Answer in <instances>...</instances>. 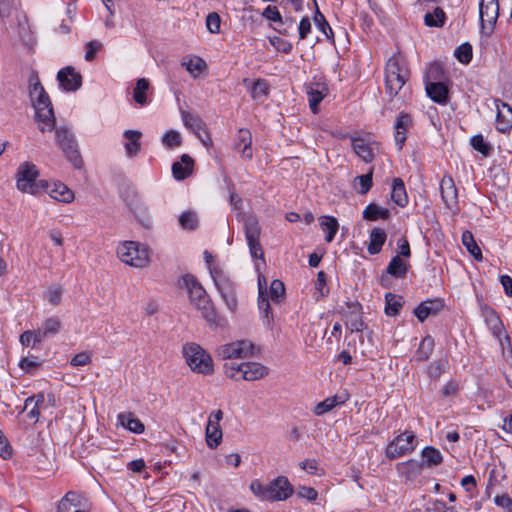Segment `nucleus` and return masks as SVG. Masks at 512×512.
<instances>
[{
  "instance_id": "864d4df0",
  "label": "nucleus",
  "mask_w": 512,
  "mask_h": 512,
  "mask_svg": "<svg viewBox=\"0 0 512 512\" xmlns=\"http://www.w3.org/2000/svg\"><path fill=\"white\" fill-rule=\"evenodd\" d=\"M346 327L351 332H361L364 329V322L359 313H351L346 320Z\"/></svg>"
},
{
  "instance_id": "13d9d810",
  "label": "nucleus",
  "mask_w": 512,
  "mask_h": 512,
  "mask_svg": "<svg viewBox=\"0 0 512 512\" xmlns=\"http://www.w3.org/2000/svg\"><path fill=\"white\" fill-rule=\"evenodd\" d=\"M61 327V322L56 317L48 318L43 323V336H48L49 334H56Z\"/></svg>"
},
{
  "instance_id": "f3484780",
  "label": "nucleus",
  "mask_w": 512,
  "mask_h": 512,
  "mask_svg": "<svg viewBox=\"0 0 512 512\" xmlns=\"http://www.w3.org/2000/svg\"><path fill=\"white\" fill-rule=\"evenodd\" d=\"M211 274L226 305L231 311H235L237 307V299L232 283L218 271H211Z\"/></svg>"
},
{
  "instance_id": "412c9836",
  "label": "nucleus",
  "mask_w": 512,
  "mask_h": 512,
  "mask_svg": "<svg viewBox=\"0 0 512 512\" xmlns=\"http://www.w3.org/2000/svg\"><path fill=\"white\" fill-rule=\"evenodd\" d=\"M497 109L496 127L500 132H506L512 128V107L502 102L495 100Z\"/></svg>"
},
{
  "instance_id": "338daca9",
  "label": "nucleus",
  "mask_w": 512,
  "mask_h": 512,
  "mask_svg": "<svg viewBox=\"0 0 512 512\" xmlns=\"http://www.w3.org/2000/svg\"><path fill=\"white\" fill-rule=\"evenodd\" d=\"M299 466L304 471L308 472L311 475L319 474V464L315 459H306L299 463Z\"/></svg>"
},
{
  "instance_id": "37998d69",
  "label": "nucleus",
  "mask_w": 512,
  "mask_h": 512,
  "mask_svg": "<svg viewBox=\"0 0 512 512\" xmlns=\"http://www.w3.org/2000/svg\"><path fill=\"white\" fill-rule=\"evenodd\" d=\"M285 286L281 280L275 279L271 282L268 299L270 298L274 303H279L284 298Z\"/></svg>"
},
{
  "instance_id": "f03ea898",
  "label": "nucleus",
  "mask_w": 512,
  "mask_h": 512,
  "mask_svg": "<svg viewBox=\"0 0 512 512\" xmlns=\"http://www.w3.org/2000/svg\"><path fill=\"white\" fill-rule=\"evenodd\" d=\"M182 282L187 289L191 304L201 312L209 324L217 325V314L213 304L197 279L193 275L186 274L183 276Z\"/></svg>"
},
{
  "instance_id": "a878e982",
  "label": "nucleus",
  "mask_w": 512,
  "mask_h": 512,
  "mask_svg": "<svg viewBox=\"0 0 512 512\" xmlns=\"http://www.w3.org/2000/svg\"><path fill=\"white\" fill-rule=\"evenodd\" d=\"M124 138L127 140L125 143V152L128 157L136 156L141 150L140 139L142 133L138 130H126L123 133Z\"/></svg>"
},
{
  "instance_id": "0e129e2a",
  "label": "nucleus",
  "mask_w": 512,
  "mask_h": 512,
  "mask_svg": "<svg viewBox=\"0 0 512 512\" xmlns=\"http://www.w3.org/2000/svg\"><path fill=\"white\" fill-rule=\"evenodd\" d=\"M263 17H265L267 20H270V21H273V22H279V23H282L283 20H282V16L280 14V12L278 11L277 7L276 6H267L263 13H262Z\"/></svg>"
},
{
  "instance_id": "a211bd4d",
  "label": "nucleus",
  "mask_w": 512,
  "mask_h": 512,
  "mask_svg": "<svg viewBox=\"0 0 512 512\" xmlns=\"http://www.w3.org/2000/svg\"><path fill=\"white\" fill-rule=\"evenodd\" d=\"M352 147L354 152L366 163L372 162L379 150L377 142L361 137L352 139Z\"/></svg>"
},
{
  "instance_id": "f8f14e48",
  "label": "nucleus",
  "mask_w": 512,
  "mask_h": 512,
  "mask_svg": "<svg viewBox=\"0 0 512 512\" xmlns=\"http://www.w3.org/2000/svg\"><path fill=\"white\" fill-rule=\"evenodd\" d=\"M91 502L76 491L67 492L57 505V512H90Z\"/></svg>"
},
{
  "instance_id": "f257e3e1",
  "label": "nucleus",
  "mask_w": 512,
  "mask_h": 512,
  "mask_svg": "<svg viewBox=\"0 0 512 512\" xmlns=\"http://www.w3.org/2000/svg\"><path fill=\"white\" fill-rule=\"evenodd\" d=\"M30 83V98L35 109V118L41 132L51 131L55 127V116L50 98L37 75H32Z\"/></svg>"
},
{
  "instance_id": "20e7f679",
  "label": "nucleus",
  "mask_w": 512,
  "mask_h": 512,
  "mask_svg": "<svg viewBox=\"0 0 512 512\" xmlns=\"http://www.w3.org/2000/svg\"><path fill=\"white\" fill-rule=\"evenodd\" d=\"M409 77L405 60L400 54L392 55L385 69V90L390 97L396 96Z\"/></svg>"
},
{
  "instance_id": "cd10ccee",
  "label": "nucleus",
  "mask_w": 512,
  "mask_h": 512,
  "mask_svg": "<svg viewBox=\"0 0 512 512\" xmlns=\"http://www.w3.org/2000/svg\"><path fill=\"white\" fill-rule=\"evenodd\" d=\"M258 308L261 313V318L263 325L268 328L272 329L273 327V314L271 311L269 299L267 296V292H261L258 297Z\"/></svg>"
},
{
  "instance_id": "2f4dec72",
  "label": "nucleus",
  "mask_w": 512,
  "mask_h": 512,
  "mask_svg": "<svg viewBox=\"0 0 512 512\" xmlns=\"http://www.w3.org/2000/svg\"><path fill=\"white\" fill-rule=\"evenodd\" d=\"M421 458L424 467L429 468L438 466L443 462V456L441 452L432 446H427L422 450Z\"/></svg>"
},
{
  "instance_id": "39448f33",
  "label": "nucleus",
  "mask_w": 512,
  "mask_h": 512,
  "mask_svg": "<svg viewBox=\"0 0 512 512\" xmlns=\"http://www.w3.org/2000/svg\"><path fill=\"white\" fill-rule=\"evenodd\" d=\"M39 170L31 162H23L16 172V187L23 193L32 195L38 194L41 190L48 189V183L44 180L38 181Z\"/></svg>"
},
{
  "instance_id": "c9c22d12",
  "label": "nucleus",
  "mask_w": 512,
  "mask_h": 512,
  "mask_svg": "<svg viewBox=\"0 0 512 512\" xmlns=\"http://www.w3.org/2000/svg\"><path fill=\"white\" fill-rule=\"evenodd\" d=\"M391 198L397 205H399L401 207H404L407 204L408 198H407L405 186H404L402 179H400V178L394 179L393 186H392V192H391Z\"/></svg>"
},
{
  "instance_id": "7ed1b4c3",
  "label": "nucleus",
  "mask_w": 512,
  "mask_h": 512,
  "mask_svg": "<svg viewBox=\"0 0 512 512\" xmlns=\"http://www.w3.org/2000/svg\"><path fill=\"white\" fill-rule=\"evenodd\" d=\"M252 493L261 500L282 501L293 494V487L286 477L280 476L268 484L254 480L250 484Z\"/></svg>"
},
{
  "instance_id": "c03bdc74",
  "label": "nucleus",
  "mask_w": 512,
  "mask_h": 512,
  "mask_svg": "<svg viewBox=\"0 0 512 512\" xmlns=\"http://www.w3.org/2000/svg\"><path fill=\"white\" fill-rule=\"evenodd\" d=\"M149 88V82L145 78L138 79L133 92V99L138 104L144 105L146 103V91Z\"/></svg>"
},
{
  "instance_id": "4be33fe9",
  "label": "nucleus",
  "mask_w": 512,
  "mask_h": 512,
  "mask_svg": "<svg viewBox=\"0 0 512 512\" xmlns=\"http://www.w3.org/2000/svg\"><path fill=\"white\" fill-rule=\"evenodd\" d=\"M252 135L248 129H239L234 149L241 153V157L245 160H251L253 157L252 151Z\"/></svg>"
},
{
  "instance_id": "393cba45",
  "label": "nucleus",
  "mask_w": 512,
  "mask_h": 512,
  "mask_svg": "<svg viewBox=\"0 0 512 512\" xmlns=\"http://www.w3.org/2000/svg\"><path fill=\"white\" fill-rule=\"evenodd\" d=\"M180 161L172 164V174L176 180H184L193 172L194 160L187 154H183Z\"/></svg>"
},
{
  "instance_id": "4468645a",
  "label": "nucleus",
  "mask_w": 512,
  "mask_h": 512,
  "mask_svg": "<svg viewBox=\"0 0 512 512\" xmlns=\"http://www.w3.org/2000/svg\"><path fill=\"white\" fill-rule=\"evenodd\" d=\"M481 28L491 34L499 16L498 0H481L479 4Z\"/></svg>"
},
{
  "instance_id": "bf43d9fd",
  "label": "nucleus",
  "mask_w": 512,
  "mask_h": 512,
  "mask_svg": "<svg viewBox=\"0 0 512 512\" xmlns=\"http://www.w3.org/2000/svg\"><path fill=\"white\" fill-rule=\"evenodd\" d=\"M269 41L274 48L282 53L289 54L292 51V44L280 37H272Z\"/></svg>"
},
{
  "instance_id": "8fccbe9b",
  "label": "nucleus",
  "mask_w": 512,
  "mask_h": 512,
  "mask_svg": "<svg viewBox=\"0 0 512 512\" xmlns=\"http://www.w3.org/2000/svg\"><path fill=\"white\" fill-rule=\"evenodd\" d=\"M244 362L241 364L225 363L223 366L224 374L226 377L235 381L242 380L241 374L244 371Z\"/></svg>"
},
{
  "instance_id": "5fc2aeb1",
  "label": "nucleus",
  "mask_w": 512,
  "mask_h": 512,
  "mask_svg": "<svg viewBox=\"0 0 512 512\" xmlns=\"http://www.w3.org/2000/svg\"><path fill=\"white\" fill-rule=\"evenodd\" d=\"M472 147L480 152L484 156H488L491 151V147L486 143L482 135H475L471 138Z\"/></svg>"
},
{
  "instance_id": "79ce46f5",
  "label": "nucleus",
  "mask_w": 512,
  "mask_h": 512,
  "mask_svg": "<svg viewBox=\"0 0 512 512\" xmlns=\"http://www.w3.org/2000/svg\"><path fill=\"white\" fill-rule=\"evenodd\" d=\"M434 338L431 336H426L422 339L420 346L417 351V358L420 361L427 360L429 356L432 354L434 349Z\"/></svg>"
},
{
  "instance_id": "052dcab7",
  "label": "nucleus",
  "mask_w": 512,
  "mask_h": 512,
  "mask_svg": "<svg viewBox=\"0 0 512 512\" xmlns=\"http://www.w3.org/2000/svg\"><path fill=\"white\" fill-rule=\"evenodd\" d=\"M63 290L59 286H53L50 287L49 290L46 293V299L49 303L56 306L59 305L61 302Z\"/></svg>"
},
{
  "instance_id": "7c9ffc66",
  "label": "nucleus",
  "mask_w": 512,
  "mask_h": 512,
  "mask_svg": "<svg viewBox=\"0 0 512 512\" xmlns=\"http://www.w3.org/2000/svg\"><path fill=\"white\" fill-rule=\"evenodd\" d=\"M118 424L136 434L143 433L145 429L144 424L138 418H135L132 413H120Z\"/></svg>"
},
{
  "instance_id": "ddd939ff",
  "label": "nucleus",
  "mask_w": 512,
  "mask_h": 512,
  "mask_svg": "<svg viewBox=\"0 0 512 512\" xmlns=\"http://www.w3.org/2000/svg\"><path fill=\"white\" fill-rule=\"evenodd\" d=\"M415 449V434L410 431L398 435L386 448V456L396 459L411 453Z\"/></svg>"
},
{
  "instance_id": "f704fd0d",
  "label": "nucleus",
  "mask_w": 512,
  "mask_h": 512,
  "mask_svg": "<svg viewBox=\"0 0 512 512\" xmlns=\"http://www.w3.org/2000/svg\"><path fill=\"white\" fill-rule=\"evenodd\" d=\"M390 212L388 209L380 207L375 203L369 204L363 211V218L369 221H376L378 219H388Z\"/></svg>"
},
{
  "instance_id": "5701e85b",
  "label": "nucleus",
  "mask_w": 512,
  "mask_h": 512,
  "mask_svg": "<svg viewBox=\"0 0 512 512\" xmlns=\"http://www.w3.org/2000/svg\"><path fill=\"white\" fill-rule=\"evenodd\" d=\"M443 307L444 303L440 299L427 300L415 308L414 314L420 322H424L429 316L437 315Z\"/></svg>"
},
{
  "instance_id": "e433bc0d",
  "label": "nucleus",
  "mask_w": 512,
  "mask_h": 512,
  "mask_svg": "<svg viewBox=\"0 0 512 512\" xmlns=\"http://www.w3.org/2000/svg\"><path fill=\"white\" fill-rule=\"evenodd\" d=\"M462 244L466 247L468 252L477 260H482V252L474 240L473 234L470 231L462 233Z\"/></svg>"
},
{
  "instance_id": "aec40b11",
  "label": "nucleus",
  "mask_w": 512,
  "mask_h": 512,
  "mask_svg": "<svg viewBox=\"0 0 512 512\" xmlns=\"http://www.w3.org/2000/svg\"><path fill=\"white\" fill-rule=\"evenodd\" d=\"M57 80L60 86L66 91H76L82 85V76L71 66L61 69L57 73Z\"/></svg>"
},
{
  "instance_id": "6e6d98bb",
  "label": "nucleus",
  "mask_w": 512,
  "mask_h": 512,
  "mask_svg": "<svg viewBox=\"0 0 512 512\" xmlns=\"http://www.w3.org/2000/svg\"><path fill=\"white\" fill-rule=\"evenodd\" d=\"M163 144L168 148H174L181 145L182 139L179 132L169 130L162 138Z\"/></svg>"
},
{
  "instance_id": "4c0bfd02",
  "label": "nucleus",
  "mask_w": 512,
  "mask_h": 512,
  "mask_svg": "<svg viewBox=\"0 0 512 512\" xmlns=\"http://www.w3.org/2000/svg\"><path fill=\"white\" fill-rule=\"evenodd\" d=\"M373 168L368 173L357 176L354 179L353 187L359 194H366L372 187Z\"/></svg>"
},
{
  "instance_id": "9d476101",
  "label": "nucleus",
  "mask_w": 512,
  "mask_h": 512,
  "mask_svg": "<svg viewBox=\"0 0 512 512\" xmlns=\"http://www.w3.org/2000/svg\"><path fill=\"white\" fill-rule=\"evenodd\" d=\"M245 238L250 254L255 259H264V252L260 243L261 227L257 216L250 214L244 217Z\"/></svg>"
},
{
  "instance_id": "c756f323",
  "label": "nucleus",
  "mask_w": 512,
  "mask_h": 512,
  "mask_svg": "<svg viewBox=\"0 0 512 512\" xmlns=\"http://www.w3.org/2000/svg\"><path fill=\"white\" fill-rule=\"evenodd\" d=\"M386 238V232L382 228H373L369 237L368 252L371 255L379 253L386 241Z\"/></svg>"
},
{
  "instance_id": "49530a36",
  "label": "nucleus",
  "mask_w": 512,
  "mask_h": 512,
  "mask_svg": "<svg viewBox=\"0 0 512 512\" xmlns=\"http://www.w3.org/2000/svg\"><path fill=\"white\" fill-rule=\"evenodd\" d=\"M386 299V308L385 312L388 316H395L399 313L400 308L402 307L401 298L397 297L392 293H387L385 296Z\"/></svg>"
},
{
  "instance_id": "1a4fd4ad",
  "label": "nucleus",
  "mask_w": 512,
  "mask_h": 512,
  "mask_svg": "<svg viewBox=\"0 0 512 512\" xmlns=\"http://www.w3.org/2000/svg\"><path fill=\"white\" fill-rule=\"evenodd\" d=\"M56 143L62 149L67 160L77 169L83 165L80 152L78 150L77 141L72 132L64 126H60L55 130Z\"/></svg>"
},
{
  "instance_id": "2eb2a0df",
  "label": "nucleus",
  "mask_w": 512,
  "mask_h": 512,
  "mask_svg": "<svg viewBox=\"0 0 512 512\" xmlns=\"http://www.w3.org/2000/svg\"><path fill=\"white\" fill-rule=\"evenodd\" d=\"M440 192L442 201L452 214H457L460 210L458 205V191L454 180L450 175H445L440 181Z\"/></svg>"
},
{
  "instance_id": "c85d7f7f",
  "label": "nucleus",
  "mask_w": 512,
  "mask_h": 512,
  "mask_svg": "<svg viewBox=\"0 0 512 512\" xmlns=\"http://www.w3.org/2000/svg\"><path fill=\"white\" fill-rule=\"evenodd\" d=\"M47 191L50 197L59 202L70 203L74 199L73 191L62 182L54 183L53 187Z\"/></svg>"
},
{
  "instance_id": "bb28decb",
  "label": "nucleus",
  "mask_w": 512,
  "mask_h": 512,
  "mask_svg": "<svg viewBox=\"0 0 512 512\" xmlns=\"http://www.w3.org/2000/svg\"><path fill=\"white\" fill-rule=\"evenodd\" d=\"M326 94L327 88L320 83L313 84L308 88L307 96L310 108L313 113L318 111V104L323 100Z\"/></svg>"
},
{
  "instance_id": "b1692460",
  "label": "nucleus",
  "mask_w": 512,
  "mask_h": 512,
  "mask_svg": "<svg viewBox=\"0 0 512 512\" xmlns=\"http://www.w3.org/2000/svg\"><path fill=\"white\" fill-rule=\"evenodd\" d=\"M241 377L245 381H256L269 374V368L258 362H244Z\"/></svg>"
},
{
  "instance_id": "6ab92c4d",
  "label": "nucleus",
  "mask_w": 512,
  "mask_h": 512,
  "mask_svg": "<svg viewBox=\"0 0 512 512\" xmlns=\"http://www.w3.org/2000/svg\"><path fill=\"white\" fill-rule=\"evenodd\" d=\"M413 126L412 117L405 112L399 113L394 124V140L398 150H401L407 139V133Z\"/></svg>"
},
{
  "instance_id": "de8ad7c7",
  "label": "nucleus",
  "mask_w": 512,
  "mask_h": 512,
  "mask_svg": "<svg viewBox=\"0 0 512 512\" xmlns=\"http://www.w3.org/2000/svg\"><path fill=\"white\" fill-rule=\"evenodd\" d=\"M181 117H182L184 126L188 129L192 130L193 132L196 133L197 131H199L202 128L203 123H202V120L198 116L193 115L188 111H182Z\"/></svg>"
},
{
  "instance_id": "423d86ee",
  "label": "nucleus",
  "mask_w": 512,
  "mask_h": 512,
  "mask_svg": "<svg viewBox=\"0 0 512 512\" xmlns=\"http://www.w3.org/2000/svg\"><path fill=\"white\" fill-rule=\"evenodd\" d=\"M443 71L438 64L429 67L425 75V90L430 99L440 105L447 104L449 100V89L441 79Z\"/></svg>"
},
{
  "instance_id": "09e8293b",
  "label": "nucleus",
  "mask_w": 512,
  "mask_h": 512,
  "mask_svg": "<svg viewBox=\"0 0 512 512\" xmlns=\"http://www.w3.org/2000/svg\"><path fill=\"white\" fill-rule=\"evenodd\" d=\"M314 4L316 8H318L316 0H314ZM314 22L316 26L319 28L320 31L325 34L327 38H330V36L333 35L332 28L330 27L329 23L326 21L324 15L319 11V9H316L315 15H314Z\"/></svg>"
},
{
  "instance_id": "dca6fc26",
  "label": "nucleus",
  "mask_w": 512,
  "mask_h": 512,
  "mask_svg": "<svg viewBox=\"0 0 512 512\" xmlns=\"http://www.w3.org/2000/svg\"><path fill=\"white\" fill-rule=\"evenodd\" d=\"M223 418L222 410L213 411L209 418L205 430L206 443L209 448L215 449L222 441V430L220 427V421Z\"/></svg>"
},
{
  "instance_id": "a19ab883",
  "label": "nucleus",
  "mask_w": 512,
  "mask_h": 512,
  "mask_svg": "<svg viewBox=\"0 0 512 512\" xmlns=\"http://www.w3.org/2000/svg\"><path fill=\"white\" fill-rule=\"evenodd\" d=\"M182 66L193 76H198L206 67L204 60L200 57L194 56L182 62Z\"/></svg>"
},
{
  "instance_id": "774afa93",
  "label": "nucleus",
  "mask_w": 512,
  "mask_h": 512,
  "mask_svg": "<svg viewBox=\"0 0 512 512\" xmlns=\"http://www.w3.org/2000/svg\"><path fill=\"white\" fill-rule=\"evenodd\" d=\"M102 48V44L98 41H90L86 45L85 60H94L96 53Z\"/></svg>"
},
{
  "instance_id": "603ef678",
  "label": "nucleus",
  "mask_w": 512,
  "mask_h": 512,
  "mask_svg": "<svg viewBox=\"0 0 512 512\" xmlns=\"http://www.w3.org/2000/svg\"><path fill=\"white\" fill-rule=\"evenodd\" d=\"M455 57L459 62L468 64L472 59V46L469 43H463L455 50Z\"/></svg>"
},
{
  "instance_id": "680f3d73",
  "label": "nucleus",
  "mask_w": 512,
  "mask_h": 512,
  "mask_svg": "<svg viewBox=\"0 0 512 512\" xmlns=\"http://www.w3.org/2000/svg\"><path fill=\"white\" fill-rule=\"evenodd\" d=\"M315 289L318 291L320 297H325L329 293V289L326 288V274L323 271H319L317 274Z\"/></svg>"
},
{
  "instance_id": "72a5a7b5",
  "label": "nucleus",
  "mask_w": 512,
  "mask_h": 512,
  "mask_svg": "<svg viewBox=\"0 0 512 512\" xmlns=\"http://www.w3.org/2000/svg\"><path fill=\"white\" fill-rule=\"evenodd\" d=\"M320 226L321 229L326 232L325 240L330 243L333 241L337 231H338V221L336 218L331 216H322L320 217Z\"/></svg>"
},
{
  "instance_id": "3c124183",
  "label": "nucleus",
  "mask_w": 512,
  "mask_h": 512,
  "mask_svg": "<svg viewBox=\"0 0 512 512\" xmlns=\"http://www.w3.org/2000/svg\"><path fill=\"white\" fill-rule=\"evenodd\" d=\"M179 223L182 228L193 230L198 225V218L196 213L192 211H186L179 217Z\"/></svg>"
},
{
  "instance_id": "6e6552de",
  "label": "nucleus",
  "mask_w": 512,
  "mask_h": 512,
  "mask_svg": "<svg viewBox=\"0 0 512 512\" xmlns=\"http://www.w3.org/2000/svg\"><path fill=\"white\" fill-rule=\"evenodd\" d=\"M118 257L127 265L143 268L149 262V252L146 245L134 241H126L117 248Z\"/></svg>"
},
{
  "instance_id": "473e14b6",
  "label": "nucleus",
  "mask_w": 512,
  "mask_h": 512,
  "mask_svg": "<svg viewBox=\"0 0 512 512\" xmlns=\"http://www.w3.org/2000/svg\"><path fill=\"white\" fill-rule=\"evenodd\" d=\"M347 400L346 397L334 395L332 397H328L325 400L319 402L314 408V414L317 416H322L325 413L331 411L339 404L345 403Z\"/></svg>"
},
{
  "instance_id": "ea45409f",
  "label": "nucleus",
  "mask_w": 512,
  "mask_h": 512,
  "mask_svg": "<svg viewBox=\"0 0 512 512\" xmlns=\"http://www.w3.org/2000/svg\"><path fill=\"white\" fill-rule=\"evenodd\" d=\"M424 23L429 27H442L445 23V12L440 7H436L433 12L425 14Z\"/></svg>"
},
{
  "instance_id": "e2e57ef3",
  "label": "nucleus",
  "mask_w": 512,
  "mask_h": 512,
  "mask_svg": "<svg viewBox=\"0 0 512 512\" xmlns=\"http://www.w3.org/2000/svg\"><path fill=\"white\" fill-rule=\"evenodd\" d=\"M494 503L506 512H512V498L508 494L496 495Z\"/></svg>"
},
{
  "instance_id": "9b49d317",
  "label": "nucleus",
  "mask_w": 512,
  "mask_h": 512,
  "mask_svg": "<svg viewBox=\"0 0 512 512\" xmlns=\"http://www.w3.org/2000/svg\"><path fill=\"white\" fill-rule=\"evenodd\" d=\"M255 345L249 340H238L217 348L216 353L221 359H241L257 354Z\"/></svg>"
},
{
  "instance_id": "0eeeda50",
  "label": "nucleus",
  "mask_w": 512,
  "mask_h": 512,
  "mask_svg": "<svg viewBox=\"0 0 512 512\" xmlns=\"http://www.w3.org/2000/svg\"><path fill=\"white\" fill-rule=\"evenodd\" d=\"M183 354L192 371L205 375L213 372L212 358L200 345L196 343L185 344Z\"/></svg>"
},
{
  "instance_id": "58836bf2",
  "label": "nucleus",
  "mask_w": 512,
  "mask_h": 512,
  "mask_svg": "<svg viewBox=\"0 0 512 512\" xmlns=\"http://www.w3.org/2000/svg\"><path fill=\"white\" fill-rule=\"evenodd\" d=\"M387 273L396 277V278H402L405 276L407 272V265L405 262L400 258L399 255L392 258L390 263L387 266L386 269Z\"/></svg>"
},
{
  "instance_id": "4d7b16f0",
  "label": "nucleus",
  "mask_w": 512,
  "mask_h": 512,
  "mask_svg": "<svg viewBox=\"0 0 512 512\" xmlns=\"http://www.w3.org/2000/svg\"><path fill=\"white\" fill-rule=\"evenodd\" d=\"M221 18L218 13L211 12L206 17V27L210 33L217 34L220 32Z\"/></svg>"
},
{
  "instance_id": "69168bd1",
  "label": "nucleus",
  "mask_w": 512,
  "mask_h": 512,
  "mask_svg": "<svg viewBox=\"0 0 512 512\" xmlns=\"http://www.w3.org/2000/svg\"><path fill=\"white\" fill-rule=\"evenodd\" d=\"M91 361V355L88 352H80L71 359L70 364L78 367L88 365Z\"/></svg>"
},
{
  "instance_id": "a18cd8bd",
  "label": "nucleus",
  "mask_w": 512,
  "mask_h": 512,
  "mask_svg": "<svg viewBox=\"0 0 512 512\" xmlns=\"http://www.w3.org/2000/svg\"><path fill=\"white\" fill-rule=\"evenodd\" d=\"M400 467L409 478H414L422 473L424 464H422V462H418L417 460L411 459L405 463L400 464Z\"/></svg>"
}]
</instances>
